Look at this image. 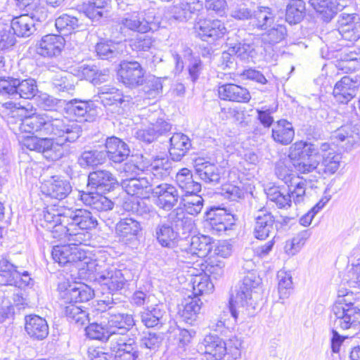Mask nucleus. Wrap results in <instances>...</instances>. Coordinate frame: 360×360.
I'll list each match as a JSON object with an SVG mask.
<instances>
[{"label": "nucleus", "mask_w": 360, "mask_h": 360, "mask_svg": "<svg viewBox=\"0 0 360 360\" xmlns=\"http://www.w3.org/2000/svg\"><path fill=\"white\" fill-rule=\"evenodd\" d=\"M191 141L183 133H174L169 139V155L174 161H180L191 148Z\"/></svg>", "instance_id": "nucleus-31"}, {"label": "nucleus", "mask_w": 360, "mask_h": 360, "mask_svg": "<svg viewBox=\"0 0 360 360\" xmlns=\"http://www.w3.org/2000/svg\"><path fill=\"white\" fill-rule=\"evenodd\" d=\"M193 228V219L186 217L182 209L177 208L168 214L166 221H160L156 226L155 236L161 246L172 248L181 233H189Z\"/></svg>", "instance_id": "nucleus-4"}, {"label": "nucleus", "mask_w": 360, "mask_h": 360, "mask_svg": "<svg viewBox=\"0 0 360 360\" xmlns=\"http://www.w3.org/2000/svg\"><path fill=\"white\" fill-rule=\"evenodd\" d=\"M320 151L323 154L321 155L322 160L321 162H319L318 172L327 176L335 174L340 167V155L330 148V146L327 143H323L320 146Z\"/></svg>", "instance_id": "nucleus-24"}, {"label": "nucleus", "mask_w": 360, "mask_h": 360, "mask_svg": "<svg viewBox=\"0 0 360 360\" xmlns=\"http://www.w3.org/2000/svg\"><path fill=\"white\" fill-rule=\"evenodd\" d=\"M287 6L285 20L289 24H297L302 21L305 15V2L304 0H291Z\"/></svg>", "instance_id": "nucleus-49"}, {"label": "nucleus", "mask_w": 360, "mask_h": 360, "mask_svg": "<svg viewBox=\"0 0 360 360\" xmlns=\"http://www.w3.org/2000/svg\"><path fill=\"white\" fill-rule=\"evenodd\" d=\"M64 313L68 320L77 326H84L89 321V314L82 309V306L70 303L65 307Z\"/></svg>", "instance_id": "nucleus-51"}, {"label": "nucleus", "mask_w": 360, "mask_h": 360, "mask_svg": "<svg viewBox=\"0 0 360 360\" xmlns=\"http://www.w3.org/2000/svg\"><path fill=\"white\" fill-rule=\"evenodd\" d=\"M288 158L297 172L306 174L318 170L321 155L316 145L298 141L290 147Z\"/></svg>", "instance_id": "nucleus-7"}, {"label": "nucleus", "mask_w": 360, "mask_h": 360, "mask_svg": "<svg viewBox=\"0 0 360 360\" xmlns=\"http://www.w3.org/2000/svg\"><path fill=\"white\" fill-rule=\"evenodd\" d=\"M187 245L188 246L184 248V250L187 254H191L192 256L196 255L200 258L208 256L214 247L212 238L204 235L192 236Z\"/></svg>", "instance_id": "nucleus-32"}, {"label": "nucleus", "mask_w": 360, "mask_h": 360, "mask_svg": "<svg viewBox=\"0 0 360 360\" xmlns=\"http://www.w3.org/2000/svg\"><path fill=\"white\" fill-rule=\"evenodd\" d=\"M25 330L33 339L41 340L49 335V326L46 321L37 315L25 316Z\"/></svg>", "instance_id": "nucleus-36"}, {"label": "nucleus", "mask_w": 360, "mask_h": 360, "mask_svg": "<svg viewBox=\"0 0 360 360\" xmlns=\"http://www.w3.org/2000/svg\"><path fill=\"white\" fill-rule=\"evenodd\" d=\"M331 319L335 329L347 330L354 328L360 323V309L334 304Z\"/></svg>", "instance_id": "nucleus-12"}, {"label": "nucleus", "mask_w": 360, "mask_h": 360, "mask_svg": "<svg viewBox=\"0 0 360 360\" xmlns=\"http://www.w3.org/2000/svg\"><path fill=\"white\" fill-rule=\"evenodd\" d=\"M16 82L17 78L0 77V96L16 100L18 94Z\"/></svg>", "instance_id": "nucleus-63"}, {"label": "nucleus", "mask_w": 360, "mask_h": 360, "mask_svg": "<svg viewBox=\"0 0 360 360\" xmlns=\"http://www.w3.org/2000/svg\"><path fill=\"white\" fill-rule=\"evenodd\" d=\"M55 25L60 34L68 35L78 28L79 20L76 17L63 14L56 19Z\"/></svg>", "instance_id": "nucleus-56"}, {"label": "nucleus", "mask_w": 360, "mask_h": 360, "mask_svg": "<svg viewBox=\"0 0 360 360\" xmlns=\"http://www.w3.org/2000/svg\"><path fill=\"white\" fill-rule=\"evenodd\" d=\"M53 233L64 232V237L73 244H85L90 238L89 231L95 229L98 221L85 209L53 208L44 211L41 224Z\"/></svg>", "instance_id": "nucleus-2"}, {"label": "nucleus", "mask_w": 360, "mask_h": 360, "mask_svg": "<svg viewBox=\"0 0 360 360\" xmlns=\"http://www.w3.org/2000/svg\"><path fill=\"white\" fill-rule=\"evenodd\" d=\"M75 80L74 75L63 72L53 77L52 84L56 91L72 95L75 87Z\"/></svg>", "instance_id": "nucleus-48"}, {"label": "nucleus", "mask_w": 360, "mask_h": 360, "mask_svg": "<svg viewBox=\"0 0 360 360\" xmlns=\"http://www.w3.org/2000/svg\"><path fill=\"white\" fill-rule=\"evenodd\" d=\"M309 4L322 15L325 21H330L339 11L337 0H306Z\"/></svg>", "instance_id": "nucleus-41"}, {"label": "nucleus", "mask_w": 360, "mask_h": 360, "mask_svg": "<svg viewBox=\"0 0 360 360\" xmlns=\"http://www.w3.org/2000/svg\"><path fill=\"white\" fill-rule=\"evenodd\" d=\"M117 75L120 81L129 87L141 85L143 82L144 71L136 61H122Z\"/></svg>", "instance_id": "nucleus-16"}, {"label": "nucleus", "mask_w": 360, "mask_h": 360, "mask_svg": "<svg viewBox=\"0 0 360 360\" xmlns=\"http://www.w3.org/2000/svg\"><path fill=\"white\" fill-rule=\"evenodd\" d=\"M158 183V178L146 174L145 176L126 178L122 181L121 185L128 195L141 199H148Z\"/></svg>", "instance_id": "nucleus-10"}, {"label": "nucleus", "mask_w": 360, "mask_h": 360, "mask_svg": "<svg viewBox=\"0 0 360 360\" xmlns=\"http://www.w3.org/2000/svg\"><path fill=\"white\" fill-rule=\"evenodd\" d=\"M203 202V198L199 195H187L183 199V205L186 212L191 215H197L201 212Z\"/></svg>", "instance_id": "nucleus-62"}, {"label": "nucleus", "mask_w": 360, "mask_h": 360, "mask_svg": "<svg viewBox=\"0 0 360 360\" xmlns=\"http://www.w3.org/2000/svg\"><path fill=\"white\" fill-rule=\"evenodd\" d=\"M194 168L195 174L205 183L213 185L220 183L223 169L217 165L203 158H198L195 160Z\"/></svg>", "instance_id": "nucleus-21"}, {"label": "nucleus", "mask_w": 360, "mask_h": 360, "mask_svg": "<svg viewBox=\"0 0 360 360\" xmlns=\"http://www.w3.org/2000/svg\"><path fill=\"white\" fill-rule=\"evenodd\" d=\"M277 276L278 279V290L279 299H286L292 290V276L290 274L285 271H279Z\"/></svg>", "instance_id": "nucleus-61"}, {"label": "nucleus", "mask_w": 360, "mask_h": 360, "mask_svg": "<svg viewBox=\"0 0 360 360\" xmlns=\"http://www.w3.org/2000/svg\"><path fill=\"white\" fill-rule=\"evenodd\" d=\"M105 160L104 151L97 150H85L78 159V163L83 167H94L101 165Z\"/></svg>", "instance_id": "nucleus-55"}, {"label": "nucleus", "mask_w": 360, "mask_h": 360, "mask_svg": "<svg viewBox=\"0 0 360 360\" xmlns=\"http://www.w3.org/2000/svg\"><path fill=\"white\" fill-rule=\"evenodd\" d=\"M141 13V20L143 23L147 25L146 33L152 31H157L160 27V18L156 15L154 9H149L140 12Z\"/></svg>", "instance_id": "nucleus-64"}, {"label": "nucleus", "mask_w": 360, "mask_h": 360, "mask_svg": "<svg viewBox=\"0 0 360 360\" xmlns=\"http://www.w3.org/2000/svg\"><path fill=\"white\" fill-rule=\"evenodd\" d=\"M19 277L18 267L5 257L0 259V285H13Z\"/></svg>", "instance_id": "nucleus-46"}, {"label": "nucleus", "mask_w": 360, "mask_h": 360, "mask_svg": "<svg viewBox=\"0 0 360 360\" xmlns=\"http://www.w3.org/2000/svg\"><path fill=\"white\" fill-rule=\"evenodd\" d=\"M134 325L131 314L103 311L98 321L86 327V333L90 339L109 341L115 360H136L140 356L139 344L129 335Z\"/></svg>", "instance_id": "nucleus-1"}, {"label": "nucleus", "mask_w": 360, "mask_h": 360, "mask_svg": "<svg viewBox=\"0 0 360 360\" xmlns=\"http://www.w3.org/2000/svg\"><path fill=\"white\" fill-rule=\"evenodd\" d=\"M214 289V284L207 275L197 276L193 280V297L210 293Z\"/></svg>", "instance_id": "nucleus-57"}, {"label": "nucleus", "mask_w": 360, "mask_h": 360, "mask_svg": "<svg viewBox=\"0 0 360 360\" xmlns=\"http://www.w3.org/2000/svg\"><path fill=\"white\" fill-rule=\"evenodd\" d=\"M41 188L44 195L58 200L65 198L72 191L70 181L58 176L45 181Z\"/></svg>", "instance_id": "nucleus-20"}, {"label": "nucleus", "mask_w": 360, "mask_h": 360, "mask_svg": "<svg viewBox=\"0 0 360 360\" xmlns=\"http://www.w3.org/2000/svg\"><path fill=\"white\" fill-rule=\"evenodd\" d=\"M311 236L309 230L300 231L290 242H287L285 249L288 255H294L298 252Z\"/></svg>", "instance_id": "nucleus-60"}, {"label": "nucleus", "mask_w": 360, "mask_h": 360, "mask_svg": "<svg viewBox=\"0 0 360 360\" xmlns=\"http://www.w3.org/2000/svg\"><path fill=\"white\" fill-rule=\"evenodd\" d=\"M171 128L172 126L169 122L162 119H158L155 122L150 121L148 127L138 129L136 131V137L141 141L150 143L160 136L168 133Z\"/></svg>", "instance_id": "nucleus-25"}, {"label": "nucleus", "mask_w": 360, "mask_h": 360, "mask_svg": "<svg viewBox=\"0 0 360 360\" xmlns=\"http://www.w3.org/2000/svg\"><path fill=\"white\" fill-rule=\"evenodd\" d=\"M286 34V27L281 24L275 23L262 34V41L264 44H276L283 40Z\"/></svg>", "instance_id": "nucleus-53"}, {"label": "nucleus", "mask_w": 360, "mask_h": 360, "mask_svg": "<svg viewBox=\"0 0 360 360\" xmlns=\"http://www.w3.org/2000/svg\"><path fill=\"white\" fill-rule=\"evenodd\" d=\"M260 284L259 276L250 274L244 276L235 286L229 302V310L235 319L240 313L252 314L254 312L257 304L255 295Z\"/></svg>", "instance_id": "nucleus-5"}, {"label": "nucleus", "mask_w": 360, "mask_h": 360, "mask_svg": "<svg viewBox=\"0 0 360 360\" xmlns=\"http://www.w3.org/2000/svg\"><path fill=\"white\" fill-rule=\"evenodd\" d=\"M68 243L64 245H56L53 248L51 255L53 259L61 266L69 265L75 269L80 278H86L87 265L92 259L87 257L84 251L67 240Z\"/></svg>", "instance_id": "nucleus-8"}, {"label": "nucleus", "mask_w": 360, "mask_h": 360, "mask_svg": "<svg viewBox=\"0 0 360 360\" xmlns=\"http://www.w3.org/2000/svg\"><path fill=\"white\" fill-rule=\"evenodd\" d=\"M10 129L18 139L22 133L34 134L39 133L41 136H51L59 138L64 141H76L82 134V127L77 123L63 119L53 118L47 114H34L24 118L18 117L13 122V117L8 120Z\"/></svg>", "instance_id": "nucleus-3"}, {"label": "nucleus", "mask_w": 360, "mask_h": 360, "mask_svg": "<svg viewBox=\"0 0 360 360\" xmlns=\"http://www.w3.org/2000/svg\"><path fill=\"white\" fill-rule=\"evenodd\" d=\"M16 83L18 91L16 100L19 98L31 99L36 96L38 89L37 82L34 79H20L17 78Z\"/></svg>", "instance_id": "nucleus-52"}, {"label": "nucleus", "mask_w": 360, "mask_h": 360, "mask_svg": "<svg viewBox=\"0 0 360 360\" xmlns=\"http://www.w3.org/2000/svg\"><path fill=\"white\" fill-rule=\"evenodd\" d=\"M206 221L213 234H221L230 229L233 224V217L220 207H212L206 212Z\"/></svg>", "instance_id": "nucleus-14"}, {"label": "nucleus", "mask_w": 360, "mask_h": 360, "mask_svg": "<svg viewBox=\"0 0 360 360\" xmlns=\"http://www.w3.org/2000/svg\"><path fill=\"white\" fill-rule=\"evenodd\" d=\"M95 97H98L96 101H100L105 106L116 105L124 108L129 102V100L126 99V96H123L117 89L108 85L100 87Z\"/></svg>", "instance_id": "nucleus-28"}, {"label": "nucleus", "mask_w": 360, "mask_h": 360, "mask_svg": "<svg viewBox=\"0 0 360 360\" xmlns=\"http://www.w3.org/2000/svg\"><path fill=\"white\" fill-rule=\"evenodd\" d=\"M354 21L353 24L347 25L343 20H338V32L342 37L347 41H356L360 38V18L359 16H354Z\"/></svg>", "instance_id": "nucleus-50"}, {"label": "nucleus", "mask_w": 360, "mask_h": 360, "mask_svg": "<svg viewBox=\"0 0 360 360\" xmlns=\"http://www.w3.org/2000/svg\"><path fill=\"white\" fill-rule=\"evenodd\" d=\"M124 47L125 45L121 43H115L112 41H101L96 46V52L101 59L110 60L120 56Z\"/></svg>", "instance_id": "nucleus-43"}, {"label": "nucleus", "mask_w": 360, "mask_h": 360, "mask_svg": "<svg viewBox=\"0 0 360 360\" xmlns=\"http://www.w3.org/2000/svg\"><path fill=\"white\" fill-rule=\"evenodd\" d=\"M121 34L126 37L128 31L146 33L147 25L141 20L140 12L126 13L117 21Z\"/></svg>", "instance_id": "nucleus-37"}, {"label": "nucleus", "mask_w": 360, "mask_h": 360, "mask_svg": "<svg viewBox=\"0 0 360 360\" xmlns=\"http://www.w3.org/2000/svg\"><path fill=\"white\" fill-rule=\"evenodd\" d=\"M269 200L274 202L280 209H287L291 206L292 200L288 190L278 186H272L266 191Z\"/></svg>", "instance_id": "nucleus-47"}, {"label": "nucleus", "mask_w": 360, "mask_h": 360, "mask_svg": "<svg viewBox=\"0 0 360 360\" xmlns=\"http://www.w3.org/2000/svg\"><path fill=\"white\" fill-rule=\"evenodd\" d=\"M151 172L147 173L152 174L154 178H164L169 175L170 169L172 168L171 163L167 158H156L151 164Z\"/></svg>", "instance_id": "nucleus-59"}, {"label": "nucleus", "mask_w": 360, "mask_h": 360, "mask_svg": "<svg viewBox=\"0 0 360 360\" xmlns=\"http://www.w3.org/2000/svg\"><path fill=\"white\" fill-rule=\"evenodd\" d=\"M116 176L106 169H98L90 172L88 176V185L102 191L113 189L117 185Z\"/></svg>", "instance_id": "nucleus-29"}, {"label": "nucleus", "mask_w": 360, "mask_h": 360, "mask_svg": "<svg viewBox=\"0 0 360 360\" xmlns=\"http://www.w3.org/2000/svg\"><path fill=\"white\" fill-rule=\"evenodd\" d=\"M251 23L257 30L265 31L275 24V13L269 7H259L254 11Z\"/></svg>", "instance_id": "nucleus-38"}, {"label": "nucleus", "mask_w": 360, "mask_h": 360, "mask_svg": "<svg viewBox=\"0 0 360 360\" xmlns=\"http://www.w3.org/2000/svg\"><path fill=\"white\" fill-rule=\"evenodd\" d=\"M141 229L138 221L132 218H124L116 224L115 233L120 240L128 243L137 240Z\"/></svg>", "instance_id": "nucleus-26"}, {"label": "nucleus", "mask_w": 360, "mask_h": 360, "mask_svg": "<svg viewBox=\"0 0 360 360\" xmlns=\"http://www.w3.org/2000/svg\"><path fill=\"white\" fill-rule=\"evenodd\" d=\"M79 199L86 206L98 212H107L114 207V202L98 192L82 191L79 193Z\"/></svg>", "instance_id": "nucleus-30"}, {"label": "nucleus", "mask_w": 360, "mask_h": 360, "mask_svg": "<svg viewBox=\"0 0 360 360\" xmlns=\"http://www.w3.org/2000/svg\"><path fill=\"white\" fill-rule=\"evenodd\" d=\"M110 2V0H88L84 13L93 22H97L104 15H107Z\"/></svg>", "instance_id": "nucleus-44"}, {"label": "nucleus", "mask_w": 360, "mask_h": 360, "mask_svg": "<svg viewBox=\"0 0 360 360\" xmlns=\"http://www.w3.org/2000/svg\"><path fill=\"white\" fill-rule=\"evenodd\" d=\"M165 311L162 305L143 308L140 312V317L143 324L147 328H160L165 322Z\"/></svg>", "instance_id": "nucleus-35"}, {"label": "nucleus", "mask_w": 360, "mask_h": 360, "mask_svg": "<svg viewBox=\"0 0 360 360\" xmlns=\"http://www.w3.org/2000/svg\"><path fill=\"white\" fill-rule=\"evenodd\" d=\"M219 97L224 101L248 103L251 96L248 90L234 84H226L219 86Z\"/></svg>", "instance_id": "nucleus-33"}, {"label": "nucleus", "mask_w": 360, "mask_h": 360, "mask_svg": "<svg viewBox=\"0 0 360 360\" xmlns=\"http://www.w3.org/2000/svg\"><path fill=\"white\" fill-rule=\"evenodd\" d=\"M86 269V278L82 279L94 281L106 285L112 292L121 290L125 284L126 279L122 271L103 260L92 259Z\"/></svg>", "instance_id": "nucleus-6"}, {"label": "nucleus", "mask_w": 360, "mask_h": 360, "mask_svg": "<svg viewBox=\"0 0 360 360\" xmlns=\"http://www.w3.org/2000/svg\"><path fill=\"white\" fill-rule=\"evenodd\" d=\"M148 163L143 160V155H132L124 165L123 172L127 178L137 177L141 172H144L148 167Z\"/></svg>", "instance_id": "nucleus-54"}, {"label": "nucleus", "mask_w": 360, "mask_h": 360, "mask_svg": "<svg viewBox=\"0 0 360 360\" xmlns=\"http://www.w3.org/2000/svg\"><path fill=\"white\" fill-rule=\"evenodd\" d=\"M46 18L45 10L26 12L18 17L13 18L11 22V28L13 34L18 37H27L36 30L35 21H41Z\"/></svg>", "instance_id": "nucleus-11"}, {"label": "nucleus", "mask_w": 360, "mask_h": 360, "mask_svg": "<svg viewBox=\"0 0 360 360\" xmlns=\"http://www.w3.org/2000/svg\"><path fill=\"white\" fill-rule=\"evenodd\" d=\"M198 35L203 41H212L221 38L227 30L219 20H200L195 25Z\"/></svg>", "instance_id": "nucleus-19"}, {"label": "nucleus", "mask_w": 360, "mask_h": 360, "mask_svg": "<svg viewBox=\"0 0 360 360\" xmlns=\"http://www.w3.org/2000/svg\"><path fill=\"white\" fill-rule=\"evenodd\" d=\"M295 137L292 124L287 120L276 121L271 128V138L277 143L287 146L291 143Z\"/></svg>", "instance_id": "nucleus-34"}, {"label": "nucleus", "mask_w": 360, "mask_h": 360, "mask_svg": "<svg viewBox=\"0 0 360 360\" xmlns=\"http://www.w3.org/2000/svg\"><path fill=\"white\" fill-rule=\"evenodd\" d=\"M359 87V75L344 76L335 83L333 95L338 103L347 104L356 96Z\"/></svg>", "instance_id": "nucleus-13"}, {"label": "nucleus", "mask_w": 360, "mask_h": 360, "mask_svg": "<svg viewBox=\"0 0 360 360\" xmlns=\"http://www.w3.org/2000/svg\"><path fill=\"white\" fill-rule=\"evenodd\" d=\"M22 148L41 153L44 157L51 161L59 160L63 156V145L71 143L65 141L63 142L59 138H40L37 136H25L19 139Z\"/></svg>", "instance_id": "nucleus-9"}, {"label": "nucleus", "mask_w": 360, "mask_h": 360, "mask_svg": "<svg viewBox=\"0 0 360 360\" xmlns=\"http://www.w3.org/2000/svg\"><path fill=\"white\" fill-rule=\"evenodd\" d=\"M309 184V181L302 176H297L292 178L291 182L288 184V190L292 202L293 201L295 205L304 202L307 187Z\"/></svg>", "instance_id": "nucleus-42"}, {"label": "nucleus", "mask_w": 360, "mask_h": 360, "mask_svg": "<svg viewBox=\"0 0 360 360\" xmlns=\"http://www.w3.org/2000/svg\"><path fill=\"white\" fill-rule=\"evenodd\" d=\"M65 45V39L60 35L48 34L37 44V53L44 57L52 58L60 54Z\"/></svg>", "instance_id": "nucleus-22"}, {"label": "nucleus", "mask_w": 360, "mask_h": 360, "mask_svg": "<svg viewBox=\"0 0 360 360\" xmlns=\"http://www.w3.org/2000/svg\"><path fill=\"white\" fill-rule=\"evenodd\" d=\"M94 295V290L89 286L84 284L70 285L65 292V299L70 303L87 302L92 299Z\"/></svg>", "instance_id": "nucleus-40"}, {"label": "nucleus", "mask_w": 360, "mask_h": 360, "mask_svg": "<svg viewBox=\"0 0 360 360\" xmlns=\"http://www.w3.org/2000/svg\"><path fill=\"white\" fill-rule=\"evenodd\" d=\"M230 51L236 54V57L240 60L247 61L252 59L256 55L255 46L245 42H238L231 44Z\"/></svg>", "instance_id": "nucleus-58"}, {"label": "nucleus", "mask_w": 360, "mask_h": 360, "mask_svg": "<svg viewBox=\"0 0 360 360\" xmlns=\"http://www.w3.org/2000/svg\"><path fill=\"white\" fill-rule=\"evenodd\" d=\"M203 0H184L174 5L171 13L176 20L187 21L198 16L203 11Z\"/></svg>", "instance_id": "nucleus-18"}, {"label": "nucleus", "mask_w": 360, "mask_h": 360, "mask_svg": "<svg viewBox=\"0 0 360 360\" xmlns=\"http://www.w3.org/2000/svg\"><path fill=\"white\" fill-rule=\"evenodd\" d=\"M202 302L198 297H188L179 314L184 321L193 325L197 320Z\"/></svg>", "instance_id": "nucleus-45"}, {"label": "nucleus", "mask_w": 360, "mask_h": 360, "mask_svg": "<svg viewBox=\"0 0 360 360\" xmlns=\"http://www.w3.org/2000/svg\"><path fill=\"white\" fill-rule=\"evenodd\" d=\"M153 195L157 198L156 205L160 209L171 210L178 202L179 194L172 184L159 182L154 186Z\"/></svg>", "instance_id": "nucleus-15"}, {"label": "nucleus", "mask_w": 360, "mask_h": 360, "mask_svg": "<svg viewBox=\"0 0 360 360\" xmlns=\"http://www.w3.org/2000/svg\"><path fill=\"white\" fill-rule=\"evenodd\" d=\"M205 353L216 360H221L226 354V342L217 335H207L203 340Z\"/></svg>", "instance_id": "nucleus-39"}, {"label": "nucleus", "mask_w": 360, "mask_h": 360, "mask_svg": "<svg viewBox=\"0 0 360 360\" xmlns=\"http://www.w3.org/2000/svg\"><path fill=\"white\" fill-rule=\"evenodd\" d=\"M254 235L259 240H264L275 233V217L266 210H259L255 214Z\"/></svg>", "instance_id": "nucleus-23"}, {"label": "nucleus", "mask_w": 360, "mask_h": 360, "mask_svg": "<svg viewBox=\"0 0 360 360\" xmlns=\"http://www.w3.org/2000/svg\"><path fill=\"white\" fill-rule=\"evenodd\" d=\"M105 158L115 163H120L129 155L130 150L128 145L120 139L111 136L105 140Z\"/></svg>", "instance_id": "nucleus-27"}, {"label": "nucleus", "mask_w": 360, "mask_h": 360, "mask_svg": "<svg viewBox=\"0 0 360 360\" xmlns=\"http://www.w3.org/2000/svg\"><path fill=\"white\" fill-rule=\"evenodd\" d=\"M66 112L77 117L79 122H93L98 115L97 108L91 101L74 99L65 108Z\"/></svg>", "instance_id": "nucleus-17"}]
</instances>
